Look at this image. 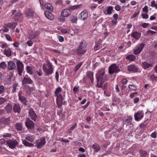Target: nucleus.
Listing matches in <instances>:
<instances>
[{"label":"nucleus","mask_w":157,"mask_h":157,"mask_svg":"<svg viewBox=\"0 0 157 157\" xmlns=\"http://www.w3.org/2000/svg\"><path fill=\"white\" fill-rule=\"evenodd\" d=\"M7 68L9 70H15L16 68V65L15 63L12 60L7 62Z\"/></svg>","instance_id":"ddd939ff"},{"label":"nucleus","mask_w":157,"mask_h":157,"mask_svg":"<svg viewBox=\"0 0 157 157\" xmlns=\"http://www.w3.org/2000/svg\"><path fill=\"white\" fill-rule=\"evenodd\" d=\"M43 69L46 75H49L52 74L54 71V68L50 61L47 60L43 65Z\"/></svg>","instance_id":"f03ea898"},{"label":"nucleus","mask_w":157,"mask_h":157,"mask_svg":"<svg viewBox=\"0 0 157 157\" xmlns=\"http://www.w3.org/2000/svg\"><path fill=\"white\" fill-rule=\"evenodd\" d=\"M58 39L60 42H63L64 40V39L63 37L61 36H59L58 37Z\"/></svg>","instance_id":"69168bd1"},{"label":"nucleus","mask_w":157,"mask_h":157,"mask_svg":"<svg viewBox=\"0 0 157 157\" xmlns=\"http://www.w3.org/2000/svg\"><path fill=\"white\" fill-rule=\"evenodd\" d=\"M25 89L28 93L30 94L34 90L35 88L33 87H30L28 85H26Z\"/></svg>","instance_id":"cd10ccee"},{"label":"nucleus","mask_w":157,"mask_h":157,"mask_svg":"<svg viewBox=\"0 0 157 157\" xmlns=\"http://www.w3.org/2000/svg\"><path fill=\"white\" fill-rule=\"evenodd\" d=\"M29 114L32 120L34 121H36L37 116L33 109H29Z\"/></svg>","instance_id":"4468645a"},{"label":"nucleus","mask_w":157,"mask_h":157,"mask_svg":"<svg viewBox=\"0 0 157 157\" xmlns=\"http://www.w3.org/2000/svg\"><path fill=\"white\" fill-rule=\"evenodd\" d=\"M17 65L18 74L20 76L22 75V74L24 70V65L23 63L20 60H17Z\"/></svg>","instance_id":"423d86ee"},{"label":"nucleus","mask_w":157,"mask_h":157,"mask_svg":"<svg viewBox=\"0 0 157 157\" xmlns=\"http://www.w3.org/2000/svg\"><path fill=\"white\" fill-rule=\"evenodd\" d=\"M44 6L48 10L52 12L53 11V6L49 3L45 4Z\"/></svg>","instance_id":"72a5a7b5"},{"label":"nucleus","mask_w":157,"mask_h":157,"mask_svg":"<svg viewBox=\"0 0 157 157\" xmlns=\"http://www.w3.org/2000/svg\"><path fill=\"white\" fill-rule=\"evenodd\" d=\"M71 10L67 9H63L61 11L60 16L62 17H69L71 14Z\"/></svg>","instance_id":"f8f14e48"},{"label":"nucleus","mask_w":157,"mask_h":157,"mask_svg":"<svg viewBox=\"0 0 157 157\" xmlns=\"http://www.w3.org/2000/svg\"><path fill=\"white\" fill-rule=\"evenodd\" d=\"M25 125L28 128L30 129H33L35 127L34 123L29 118L26 119Z\"/></svg>","instance_id":"9d476101"},{"label":"nucleus","mask_w":157,"mask_h":157,"mask_svg":"<svg viewBox=\"0 0 157 157\" xmlns=\"http://www.w3.org/2000/svg\"><path fill=\"white\" fill-rule=\"evenodd\" d=\"M136 58V56L132 55H130L127 56L126 57V59L130 60L131 61L134 60Z\"/></svg>","instance_id":"4c0bfd02"},{"label":"nucleus","mask_w":157,"mask_h":157,"mask_svg":"<svg viewBox=\"0 0 157 157\" xmlns=\"http://www.w3.org/2000/svg\"><path fill=\"white\" fill-rule=\"evenodd\" d=\"M86 45L85 43L83 42H80L76 51L77 54L80 56L85 54L87 51L86 48Z\"/></svg>","instance_id":"7ed1b4c3"},{"label":"nucleus","mask_w":157,"mask_h":157,"mask_svg":"<svg viewBox=\"0 0 157 157\" xmlns=\"http://www.w3.org/2000/svg\"><path fill=\"white\" fill-rule=\"evenodd\" d=\"M128 88L130 90H136L137 89L136 87L133 85H129L128 86Z\"/></svg>","instance_id":"09e8293b"},{"label":"nucleus","mask_w":157,"mask_h":157,"mask_svg":"<svg viewBox=\"0 0 157 157\" xmlns=\"http://www.w3.org/2000/svg\"><path fill=\"white\" fill-rule=\"evenodd\" d=\"M140 157H147V154L146 151L141 149L139 151Z\"/></svg>","instance_id":"473e14b6"},{"label":"nucleus","mask_w":157,"mask_h":157,"mask_svg":"<svg viewBox=\"0 0 157 157\" xmlns=\"http://www.w3.org/2000/svg\"><path fill=\"white\" fill-rule=\"evenodd\" d=\"M18 86V84L17 83H15L13 84V89L12 91V93H14L16 91L17 88Z\"/></svg>","instance_id":"c03bdc74"},{"label":"nucleus","mask_w":157,"mask_h":157,"mask_svg":"<svg viewBox=\"0 0 157 157\" xmlns=\"http://www.w3.org/2000/svg\"><path fill=\"white\" fill-rule=\"evenodd\" d=\"M25 139L33 143L35 139V136L33 135L28 134L26 136Z\"/></svg>","instance_id":"412c9836"},{"label":"nucleus","mask_w":157,"mask_h":157,"mask_svg":"<svg viewBox=\"0 0 157 157\" xmlns=\"http://www.w3.org/2000/svg\"><path fill=\"white\" fill-rule=\"evenodd\" d=\"M118 17H119L118 15L116 13H115V14H114L113 16V19L115 20H117L118 19Z\"/></svg>","instance_id":"e2e57ef3"},{"label":"nucleus","mask_w":157,"mask_h":157,"mask_svg":"<svg viewBox=\"0 0 157 157\" xmlns=\"http://www.w3.org/2000/svg\"><path fill=\"white\" fill-rule=\"evenodd\" d=\"M62 91V88L59 86L57 88L55 91V94L56 96H58V95H62L61 92Z\"/></svg>","instance_id":"c756f323"},{"label":"nucleus","mask_w":157,"mask_h":157,"mask_svg":"<svg viewBox=\"0 0 157 157\" xmlns=\"http://www.w3.org/2000/svg\"><path fill=\"white\" fill-rule=\"evenodd\" d=\"M128 82V80L126 78L123 79L121 81V83L123 85H125Z\"/></svg>","instance_id":"4d7b16f0"},{"label":"nucleus","mask_w":157,"mask_h":157,"mask_svg":"<svg viewBox=\"0 0 157 157\" xmlns=\"http://www.w3.org/2000/svg\"><path fill=\"white\" fill-rule=\"evenodd\" d=\"M142 10L144 12L147 13L148 11V7L147 6H145L142 9Z\"/></svg>","instance_id":"bf43d9fd"},{"label":"nucleus","mask_w":157,"mask_h":157,"mask_svg":"<svg viewBox=\"0 0 157 157\" xmlns=\"http://www.w3.org/2000/svg\"><path fill=\"white\" fill-rule=\"evenodd\" d=\"M36 34L33 33H32L30 36V38L31 39H33L36 37Z\"/></svg>","instance_id":"0e129e2a"},{"label":"nucleus","mask_w":157,"mask_h":157,"mask_svg":"<svg viewBox=\"0 0 157 157\" xmlns=\"http://www.w3.org/2000/svg\"><path fill=\"white\" fill-rule=\"evenodd\" d=\"M92 148L94 150V151H98L100 149V147L99 145L97 144H94L92 146Z\"/></svg>","instance_id":"f704fd0d"},{"label":"nucleus","mask_w":157,"mask_h":157,"mask_svg":"<svg viewBox=\"0 0 157 157\" xmlns=\"http://www.w3.org/2000/svg\"><path fill=\"white\" fill-rule=\"evenodd\" d=\"M144 116V113L142 111H138L134 115L135 120L138 121L142 119Z\"/></svg>","instance_id":"1a4fd4ad"},{"label":"nucleus","mask_w":157,"mask_h":157,"mask_svg":"<svg viewBox=\"0 0 157 157\" xmlns=\"http://www.w3.org/2000/svg\"><path fill=\"white\" fill-rule=\"evenodd\" d=\"M118 68L119 67L116 63L112 64L109 67V74H111L114 73L118 72L120 71V69Z\"/></svg>","instance_id":"20e7f679"},{"label":"nucleus","mask_w":157,"mask_h":157,"mask_svg":"<svg viewBox=\"0 0 157 157\" xmlns=\"http://www.w3.org/2000/svg\"><path fill=\"white\" fill-rule=\"evenodd\" d=\"M128 70L129 71L133 72H137L138 71L136 67L132 65L128 66Z\"/></svg>","instance_id":"c85d7f7f"},{"label":"nucleus","mask_w":157,"mask_h":157,"mask_svg":"<svg viewBox=\"0 0 157 157\" xmlns=\"http://www.w3.org/2000/svg\"><path fill=\"white\" fill-rule=\"evenodd\" d=\"M19 99L21 101V103L25 105H27L28 102L26 100V98L24 96H22L19 98Z\"/></svg>","instance_id":"2f4dec72"},{"label":"nucleus","mask_w":157,"mask_h":157,"mask_svg":"<svg viewBox=\"0 0 157 157\" xmlns=\"http://www.w3.org/2000/svg\"><path fill=\"white\" fill-rule=\"evenodd\" d=\"M27 71V72L30 75L33 74V71L32 68L30 66H27L26 67Z\"/></svg>","instance_id":"ea45409f"},{"label":"nucleus","mask_w":157,"mask_h":157,"mask_svg":"<svg viewBox=\"0 0 157 157\" xmlns=\"http://www.w3.org/2000/svg\"><path fill=\"white\" fill-rule=\"evenodd\" d=\"M6 101V99L3 98L1 97L0 98V105L4 103Z\"/></svg>","instance_id":"13d9d810"},{"label":"nucleus","mask_w":157,"mask_h":157,"mask_svg":"<svg viewBox=\"0 0 157 157\" xmlns=\"http://www.w3.org/2000/svg\"><path fill=\"white\" fill-rule=\"evenodd\" d=\"M5 90V88L3 85L0 86V94L3 93Z\"/></svg>","instance_id":"3c124183"},{"label":"nucleus","mask_w":157,"mask_h":157,"mask_svg":"<svg viewBox=\"0 0 157 157\" xmlns=\"http://www.w3.org/2000/svg\"><path fill=\"white\" fill-rule=\"evenodd\" d=\"M97 80V86L99 88H104L105 85L104 82L107 80V75L105 73V70L103 69L98 71L96 75Z\"/></svg>","instance_id":"f257e3e1"},{"label":"nucleus","mask_w":157,"mask_h":157,"mask_svg":"<svg viewBox=\"0 0 157 157\" xmlns=\"http://www.w3.org/2000/svg\"><path fill=\"white\" fill-rule=\"evenodd\" d=\"M88 17V12L86 10H84L79 15V17L83 20H85Z\"/></svg>","instance_id":"f3484780"},{"label":"nucleus","mask_w":157,"mask_h":157,"mask_svg":"<svg viewBox=\"0 0 157 157\" xmlns=\"http://www.w3.org/2000/svg\"><path fill=\"white\" fill-rule=\"evenodd\" d=\"M7 65L5 62H2L0 63V67L2 69H5Z\"/></svg>","instance_id":"37998d69"},{"label":"nucleus","mask_w":157,"mask_h":157,"mask_svg":"<svg viewBox=\"0 0 157 157\" xmlns=\"http://www.w3.org/2000/svg\"><path fill=\"white\" fill-rule=\"evenodd\" d=\"M151 6L153 7H155L156 9H157V5L155 3V1H153L151 2Z\"/></svg>","instance_id":"6e6d98bb"},{"label":"nucleus","mask_w":157,"mask_h":157,"mask_svg":"<svg viewBox=\"0 0 157 157\" xmlns=\"http://www.w3.org/2000/svg\"><path fill=\"white\" fill-rule=\"evenodd\" d=\"M141 15L143 19H147L148 18V16L147 13H142Z\"/></svg>","instance_id":"864d4df0"},{"label":"nucleus","mask_w":157,"mask_h":157,"mask_svg":"<svg viewBox=\"0 0 157 157\" xmlns=\"http://www.w3.org/2000/svg\"><path fill=\"white\" fill-rule=\"evenodd\" d=\"M139 99L138 97L136 98L133 99V102L134 103H136L139 101Z\"/></svg>","instance_id":"774afa93"},{"label":"nucleus","mask_w":157,"mask_h":157,"mask_svg":"<svg viewBox=\"0 0 157 157\" xmlns=\"http://www.w3.org/2000/svg\"><path fill=\"white\" fill-rule=\"evenodd\" d=\"M3 53L8 57H9L10 56H11L12 55V51L11 49L10 48L6 49L3 50Z\"/></svg>","instance_id":"4be33fe9"},{"label":"nucleus","mask_w":157,"mask_h":157,"mask_svg":"<svg viewBox=\"0 0 157 157\" xmlns=\"http://www.w3.org/2000/svg\"><path fill=\"white\" fill-rule=\"evenodd\" d=\"M132 36L136 40H138L140 37L141 34L137 32H134L132 33Z\"/></svg>","instance_id":"a878e982"},{"label":"nucleus","mask_w":157,"mask_h":157,"mask_svg":"<svg viewBox=\"0 0 157 157\" xmlns=\"http://www.w3.org/2000/svg\"><path fill=\"white\" fill-rule=\"evenodd\" d=\"M6 26L10 29H14L17 25V23L16 22L9 23L6 24Z\"/></svg>","instance_id":"7c9ffc66"},{"label":"nucleus","mask_w":157,"mask_h":157,"mask_svg":"<svg viewBox=\"0 0 157 157\" xmlns=\"http://www.w3.org/2000/svg\"><path fill=\"white\" fill-rule=\"evenodd\" d=\"M15 127L18 131H21L22 129V125L21 123H16Z\"/></svg>","instance_id":"c9c22d12"},{"label":"nucleus","mask_w":157,"mask_h":157,"mask_svg":"<svg viewBox=\"0 0 157 157\" xmlns=\"http://www.w3.org/2000/svg\"><path fill=\"white\" fill-rule=\"evenodd\" d=\"M115 9L117 11H119L121 10V7L119 5H117L115 6Z\"/></svg>","instance_id":"338daca9"},{"label":"nucleus","mask_w":157,"mask_h":157,"mask_svg":"<svg viewBox=\"0 0 157 157\" xmlns=\"http://www.w3.org/2000/svg\"><path fill=\"white\" fill-rule=\"evenodd\" d=\"M82 63L81 62L78 63L76 65L75 69V71H77L78 69L82 65Z\"/></svg>","instance_id":"8fccbe9b"},{"label":"nucleus","mask_w":157,"mask_h":157,"mask_svg":"<svg viewBox=\"0 0 157 157\" xmlns=\"http://www.w3.org/2000/svg\"><path fill=\"white\" fill-rule=\"evenodd\" d=\"M150 78L152 81H155L157 79V76H155L154 75H151L149 76Z\"/></svg>","instance_id":"49530a36"},{"label":"nucleus","mask_w":157,"mask_h":157,"mask_svg":"<svg viewBox=\"0 0 157 157\" xmlns=\"http://www.w3.org/2000/svg\"><path fill=\"white\" fill-rule=\"evenodd\" d=\"M113 8L112 6H109L108 7L107 9V14L108 15H111L112 14V11L113 10Z\"/></svg>","instance_id":"58836bf2"},{"label":"nucleus","mask_w":157,"mask_h":157,"mask_svg":"<svg viewBox=\"0 0 157 157\" xmlns=\"http://www.w3.org/2000/svg\"><path fill=\"white\" fill-rule=\"evenodd\" d=\"M12 15H14L13 18L15 21H18L21 17L22 14L20 11H17L16 10H12L11 12Z\"/></svg>","instance_id":"6e6552de"},{"label":"nucleus","mask_w":157,"mask_h":157,"mask_svg":"<svg viewBox=\"0 0 157 157\" xmlns=\"http://www.w3.org/2000/svg\"><path fill=\"white\" fill-rule=\"evenodd\" d=\"M155 33H156V32L151 30H148L147 31V35L150 36H152Z\"/></svg>","instance_id":"a18cd8bd"},{"label":"nucleus","mask_w":157,"mask_h":157,"mask_svg":"<svg viewBox=\"0 0 157 157\" xmlns=\"http://www.w3.org/2000/svg\"><path fill=\"white\" fill-rule=\"evenodd\" d=\"M56 103L58 106L59 108H60L62 105L63 101L64 98L63 97L62 95H60L56 96Z\"/></svg>","instance_id":"dca6fc26"},{"label":"nucleus","mask_w":157,"mask_h":157,"mask_svg":"<svg viewBox=\"0 0 157 157\" xmlns=\"http://www.w3.org/2000/svg\"><path fill=\"white\" fill-rule=\"evenodd\" d=\"M23 143L25 146H26L31 147L33 146V144L29 142L26 140H24L23 141Z\"/></svg>","instance_id":"e433bc0d"},{"label":"nucleus","mask_w":157,"mask_h":157,"mask_svg":"<svg viewBox=\"0 0 157 157\" xmlns=\"http://www.w3.org/2000/svg\"><path fill=\"white\" fill-rule=\"evenodd\" d=\"M157 133L155 132H154L151 135L152 138H156V137Z\"/></svg>","instance_id":"052dcab7"},{"label":"nucleus","mask_w":157,"mask_h":157,"mask_svg":"<svg viewBox=\"0 0 157 157\" xmlns=\"http://www.w3.org/2000/svg\"><path fill=\"white\" fill-rule=\"evenodd\" d=\"M2 136L4 138L10 137L12 136V134L8 133H5L3 134Z\"/></svg>","instance_id":"de8ad7c7"},{"label":"nucleus","mask_w":157,"mask_h":157,"mask_svg":"<svg viewBox=\"0 0 157 157\" xmlns=\"http://www.w3.org/2000/svg\"><path fill=\"white\" fill-rule=\"evenodd\" d=\"M93 75L94 73L92 72L88 71L86 73L87 77L90 78L92 82H93L94 80Z\"/></svg>","instance_id":"bb28decb"},{"label":"nucleus","mask_w":157,"mask_h":157,"mask_svg":"<svg viewBox=\"0 0 157 157\" xmlns=\"http://www.w3.org/2000/svg\"><path fill=\"white\" fill-rule=\"evenodd\" d=\"M26 44L28 46H31L33 44V42L31 40H29L26 42Z\"/></svg>","instance_id":"5fc2aeb1"},{"label":"nucleus","mask_w":157,"mask_h":157,"mask_svg":"<svg viewBox=\"0 0 157 157\" xmlns=\"http://www.w3.org/2000/svg\"><path fill=\"white\" fill-rule=\"evenodd\" d=\"M4 36L6 39L9 41H12V40L10 35L8 34H5Z\"/></svg>","instance_id":"79ce46f5"},{"label":"nucleus","mask_w":157,"mask_h":157,"mask_svg":"<svg viewBox=\"0 0 157 157\" xmlns=\"http://www.w3.org/2000/svg\"><path fill=\"white\" fill-rule=\"evenodd\" d=\"M71 21L73 23H75L77 21V18L76 17L73 16L71 18Z\"/></svg>","instance_id":"603ef678"},{"label":"nucleus","mask_w":157,"mask_h":157,"mask_svg":"<svg viewBox=\"0 0 157 157\" xmlns=\"http://www.w3.org/2000/svg\"><path fill=\"white\" fill-rule=\"evenodd\" d=\"M7 144L11 148H14L18 144V143L16 140H9L7 141Z\"/></svg>","instance_id":"9b49d317"},{"label":"nucleus","mask_w":157,"mask_h":157,"mask_svg":"<svg viewBox=\"0 0 157 157\" xmlns=\"http://www.w3.org/2000/svg\"><path fill=\"white\" fill-rule=\"evenodd\" d=\"M132 117H129L126 119L125 121L128 123H130L132 121Z\"/></svg>","instance_id":"680f3d73"},{"label":"nucleus","mask_w":157,"mask_h":157,"mask_svg":"<svg viewBox=\"0 0 157 157\" xmlns=\"http://www.w3.org/2000/svg\"><path fill=\"white\" fill-rule=\"evenodd\" d=\"M5 108L7 113H11L12 110V104L11 103H8Z\"/></svg>","instance_id":"b1692460"},{"label":"nucleus","mask_w":157,"mask_h":157,"mask_svg":"<svg viewBox=\"0 0 157 157\" xmlns=\"http://www.w3.org/2000/svg\"><path fill=\"white\" fill-rule=\"evenodd\" d=\"M21 107L18 104H16L13 106V110L15 113H19L20 112Z\"/></svg>","instance_id":"393cba45"},{"label":"nucleus","mask_w":157,"mask_h":157,"mask_svg":"<svg viewBox=\"0 0 157 157\" xmlns=\"http://www.w3.org/2000/svg\"><path fill=\"white\" fill-rule=\"evenodd\" d=\"M144 46V44L143 43L138 44L133 49L134 54L135 55H138L140 54L142 51Z\"/></svg>","instance_id":"39448f33"},{"label":"nucleus","mask_w":157,"mask_h":157,"mask_svg":"<svg viewBox=\"0 0 157 157\" xmlns=\"http://www.w3.org/2000/svg\"><path fill=\"white\" fill-rule=\"evenodd\" d=\"M153 66V64L150 62H144L142 63V66L144 69L150 68Z\"/></svg>","instance_id":"a211bd4d"},{"label":"nucleus","mask_w":157,"mask_h":157,"mask_svg":"<svg viewBox=\"0 0 157 157\" xmlns=\"http://www.w3.org/2000/svg\"><path fill=\"white\" fill-rule=\"evenodd\" d=\"M1 122L5 124H9L10 123V118L2 117L1 119Z\"/></svg>","instance_id":"5701e85b"},{"label":"nucleus","mask_w":157,"mask_h":157,"mask_svg":"<svg viewBox=\"0 0 157 157\" xmlns=\"http://www.w3.org/2000/svg\"><path fill=\"white\" fill-rule=\"evenodd\" d=\"M6 24H5L2 28V30L5 33H7L9 31V29L7 28L8 27L6 26Z\"/></svg>","instance_id":"a19ab883"},{"label":"nucleus","mask_w":157,"mask_h":157,"mask_svg":"<svg viewBox=\"0 0 157 157\" xmlns=\"http://www.w3.org/2000/svg\"><path fill=\"white\" fill-rule=\"evenodd\" d=\"M44 15L46 17L50 20H52L54 18L53 14L48 11H45Z\"/></svg>","instance_id":"6ab92c4d"},{"label":"nucleus","mask_w":157,"mask_h":157,"mask_svg":"<svg viewBox=\"0 0 157 157\" xmlns=\"http://www.w3.org/2000/svg\"><path fill=\"white\" fill-rule=\"evenodd\" d=\"M34 11L32 9H28L25 12V14L27 17L29 18L34 16Z\"/></svg>","instance_id":"2eb2a0df"},{"label":"nucleus","mask_w":157,"mask_h":157,"mask_svg":"<svg viewBox=\"0 0 157 157\" xmlns=\"http://www.w3.org/2000/svg\"><path fill=\"white\" fill-rule=\"evenodd\" d=\"M32 80L29 77H25L22 80L23 85L27 84H30L32 83Z\"/></svg>","instance_id":"aec40b11"},{"label":"nucleus","mask_w":157,"mask_h":157,"mask_svg":"<svg viewBox=\"0 0 157 157\" xmlns=\"http://www.w3.org/2000/svg\"><path fill=\"white\" fill-rule=\"evenodd\" d=\"M35 146L38 149H40L45 144V138H41L40 139L36 140Z\"/></svg>","instance_id":"0eeeda50"}]
</instances>
